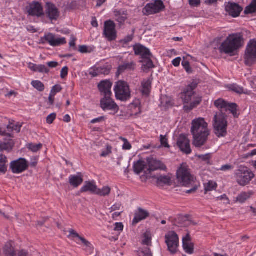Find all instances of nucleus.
<instances>
[{
  "label": "nucleus",
  "mask_w": 256,
  "mask_h": 256,
  "mask_svg": "<svg viewBox=\"0 0 256 256\" xmlns=\"http://www.w3.org/2000/svg\"><path fill=\"white\" fill-rule=\"evenodd\" d=\"M192 125V144L196 148H200L206 144L210 134L208 124L204 118H199L194 120Z\"/></svg>",
  "instance_id": "nucleus-1"
},
{
  "label": "nucleus",
  "mask_w": 256,
  "mask_h": 256,
  "mask_svg": "<svg viewBox=\"0 0 256 256\" xmlns=\"http://www.w3.org/2000/svg\"><path fill=\"white\" fill-rule=\"evenodd\" d=\"M197 87V84L193 82L190 84L181 94V98L184 104V110L188 112L196 108L202 101L200 97L198 96L194 90Z\"/></svg>",
  "instance_id": "nucleus-2"
},
{
  "label": "nucleus",
  "mask_w": 256,
  "mask_h": 256,
  "mask_svg": "<svg viewBox=\"0 0 256 256\" xmlns=\"http://www.w3.org/2000/svg\"><path fill=\"white\" fill-rule=\"evenodd\" d=\"M242 35L240 33L230 35L220 46V52L230 56L234 55V52L242 46Z\"/></svg>",
  "instance_id": "nucleus-3"
},
{
  "label": "nucleus",
  "mask_w": 256,
  "mask_h": 256,
  "mask_svg": "<svg viewBox=\"0 0 256 256\" xmlns=\"http://www.w3.org/2000/svg\"><path fill=\"white\" fill-rule=\"evenodd\" d=\"M214 132L218 137L224 136L227 133V121L226 116L222 112L216 113L213 120Z\"/></svg>",
  "instance_id": "nucleus-4"
},
{
  "label": "nucleus",
  "mask_w": 256,
  "mask_h": 256,
  "mask_svg": "<svg viewBox=\"0 0 256 256\" xmlns=\"http://www.w3.org/2000/svg\"><path fill=\"white\" fill-rule=\"evenodd\" d=\"M116 99L121 101H127L131 98V92L128 84L122 80L117 82L114 87Z\"/></svg>",
  "instance_id": "nucleus-5"
},
{
  "label": "nucleus",
  "mask_w": 256,
  "mask_h": 256,
  "mask_svg": "<svg viewBox=\"0 0 256 256\" xmlns=\"http://www.w3.org/2000/svg\"><path fill=\"white\" fill-rule=\"evenodd\" d=\"M176 177L180 184L185 186H187L194 181V177L190 174L188 166L184 164L178 170Z\"/></svg>",
  "instance_id": "nucleus-6"
},
{
  "label": "nucleus",
  "mask_w": 256,
  "mask_h": 256,
  "mask_svg": "<svg viewBox=\"0 0 256 256\" xmlns=\"http://www.w3.org/2000/svg\"><path fill=\"white\" fill-rule=\"evenodd\" d=\"M236 175L237 182L242 186L248 184L254 176L250 170L245 167H240L237 170Z\"/></svg>",
  "instance_id": "nucleus-7"
},
{
  "label": "nucleus",
  "mask_w": 256,
  "mask_h": 256,
  "mask_svg": "<svg viewBox=\"0 0 256 256\" xmlns=\"http://www.w3.org/2000/svg\"><path fill=\"white\" fill-rule=\"evenodd\" d=\"M146 162L148 164V169L145 172L146 178L154 177L152 174L154 171L166 170V166L162 162L153 158H148Z\"/></svg>",
  "instance_id": "nucleus-8"
},
{
  "label": "nucleus",
  "mask_w": 256,
  "mask_h": 256,
  "mask_svg": "<svg viewBox=\"0 0 256 256\" xmlns=\"http://www.w3.org/2000/svg\"><path fill=\"white\" fill-rule=\"evenodd\" d=\"M246 65L251 66L256 63V40H250L248 44L244 56Z\"/></svg>",
  "instance_id": "nucleus-9"
},
{
  "label": "nucleus",
  "mask_w": 256,
  "mask_h": 256,
  "mask_svg": "<svg viewBox=\"0 0 256 256\" xmlns=\"http://www.w3.org/2000/svg\"><path fill=\"white\" fill-rule=\"evenodd\" d=\"M165 239L168 250L172 254H175L177 252V248L179 243V238L178 234L174 231L169 232L165 235Z\"/></svg>",
  "instance_id": "nucleus-10"
},
{
  "label": "nucleus",
  "mask_w": 256,
  "mask_h": 256,
  "mask_svg": "<svg viewBox=\"0 0 256 256\" xmlns=\"http://www.w3.org/2000/svg\"><path fill=\"white\" fill-rule=\"evenodd\" d=\"M111 190L114 192L118 190L116 186H112V188L108 186H104L102 189L100 190L98 189L94 181H86L84 183V186L81 189V192H110Z\"/></svg>",
  "instance_id": "nucleus-11"
},
{
  "label": "nucleus",
  "mask_w": 256,
  "mask_h": 256,
  "mask_svg": "<svg viewBox=\"0 0 256 256\" xmlns=\"http://www.w3.org/2000/svg\"><path fill=\"white\" fill-rule=\"evenodd\" d=\"M164 8L163 2L161 0H156L154 2L148 4L143 10L145 15H150L158 13Z\"/></svg>",
  "instance_id": "nucleus-12"
},
{
  "label": "nucleus",
  "mask_w": 256,
  "mask_h": 256,
  "mask_svg": "<svg viewBox=\"0 0 256 256\" xmlns=\"http://www.w3.org/2000/svg\"><path fill=\"white\" fill-rule=\"evenodd\" d=\"M103 34L109 41L116 39V24L112 20H108L104 22Z\"/></svg>",
  "instance_id": "nucleus-13"
},
{
  "label": "nucleus",
  "mask_w": 256,
  "mask_h": 256,
  "mask_svg": "<svg viewBox=\"0 0 256 256\" xmlns=\"http://www.w3.org/2000/svg\"><path fill=\"white\" fill-rule=\"evenodd\" d=\"M100 104L104 111L113 110L117 112L118 110V106L112 98V96H104L100 100Z\"/></svg>",
  "instance_id": "nucleus-14"
},
{
  "label": "nucleus",
  "mask_w": 256,
  "mask_h": 256,
  "mask_svg": "<svg viewBox=\"0 0 256 256\" xmlns=\"http://www.w3.org/2000/svg\"><path fill=\"white\" fill-rule=\"evenodd\" d=\"M26 10L30 16L40 17L44 15L42 6L38 2H32L30 3L26 7Z\"/></svg>",
  "instance_id": "nucleus-15"
},
{
  "label": "nucleus",
  "mask_w": 256,
  "mask_h": 256,
  "mask_svg": "<svg viewBox=\"0 0 256 256\" xmlns=\"http://www.w3.org/2000/svg\"><path fill=\"white\" fill-rule=\"evenodd\" d=\"M45 14L51 21L56 20L60 16V12L56 6L51 2H47L45 7Z\"/></svg>",
  "instance_id": "nucleus-16"
},
{
  "label": "nucleus",
  "mask_w": 256,
  "mask_h": 256,
  "mask_svg": "<svg viewBox=\"0 0 256 256\" xmlns=\"http://www.w3.org/2000/svg\"><path fill=\"white\" fill-rule=\"evenodd\" d=\"M22 125L19 123L10 122V124L5 127H0V135L2 136H6L10 138H12L13 136L12 132L15 130L17 132H19L20 130Z\"/></svg>",
  "instance_id": "nucleus-17"
},
{
  "label": "nucleus",
  "mask_w": 256,
  "mask_h": 256,
  "mask_svg": "<svg viewBox=\"0 0 256 256\" xmlns=\"http://www.w3.org/2000/svg\"><path fill=\"white\" fill-rule=\"evenodd\" d=\"M28 168V164L26 160L20 158L19 160L12 162L10 164V168L12 172L20 174Z\"/></svg>",
  "instance_id": "nucleus-18"
},
{
  "label": "nucleus",
  "mask_w": 256,
  "mask_h": 256,
  "mask_svg": "<svg viewBox=\"0 0 256 256\" xmlns=\"http://www.w3.org/2000/svg\"><path fill=\"white\" fill-rule=\"evenodd\" d=\"M177 144L180 150L186 154H190L192 152L190 146V140L184 134H181L178 138Z\"/></svg>",
  "instance_id": "nucleus-19"
},
{
  "label": "nucleus",
  "mask_w": 256,
  "mask_h": 256,
  "mask_svg": "<svg viewBox=\"0 0 256 256\" xmlns=\"http://www.w3.org/2000/svg\"><path fill=\"white\" fill-rule=\"evenodd\" d=\"M148 169V164L146 162L142 160H139L135 162L134 164V170L136 174H143L140 178L142 180H146L148 178H146V171Z\"/></svg>",
  "instance_id": "nucleus-20"
},
{
  "label": "nucleus",
  "mask_w": 256,
  "mask_h": 256,
  "mask_svg": "<svg viewBox=\"0 0 256 256\" xmlns=\"http://www.w3.org/2000/svg\"><path fill=\"white\" fill-rule=\"evenodd\" d=\"M226 10L228 14L234 18L239 16L242 8L236 3L228 2L226 5Z\"/></svg>",
  "instance_id": "nucleus-21"
},
{
  "label": "nucleus",
  "mask_w": 256,
  "mask_h": 256,
  "mask_svg": "<svg viewBox=\"0 0 256 256\" xmlns=\"http://www.w3.org/2000/svg\"><path fill=\"white\" fill-rule=\"evenodd\" d=\"M112 84L108 80H102L98 85L101 95L103 96H112L111 88Z\"/></svg>",
  "instance_id": "nucleus-22"
},
{
  "label": "nucleus",
  "mask_w": 256,
  "mask_h": 256,
  "mask_svg": "<svg viewBox=\"0 0 256 256\" xmlns=\"http://www.w3.org/2000/svg\"><path fill=\"white\" fill-rule=\"evenodd\" d=\"M44 40L45 42H48L50 46H57L66 44V40L64 38H56L52 34H48L46 35Z\"/></svg>",
  "instance_id": "nucleus-23"
},
{
  "label": "nucleus",
  "mask_w": 256,
  "mask_h": 256,
  "mask_svg": "<svg viewBox=\"0 0 256 256\" xmlns=\"http://www.w3.org/2000/svg\"><path fill=\"white\" fill-rule=\"evenodd\" d=\"M134 50L135 54L140 56L142 58H150L152 56L150 50L140 44L134 46Z\"/></svg>",
  "instance_id": "nucleus-24"
},
{
  "label": "nucleus",
  "mask_w": 256,
  "mask_h": 256,
  "mask_svg": "<svg viewBox=\"0 0 256 256\" xmlns=\"http://www.w3.org/2000/svg\"><path fill=\"white\" fill-rule=\"evenodd\" d=\"M114 19L118 22L120 27L124 24L125 21L128 18L127 12L124 10H115L114 12Z\"/></svg>",
  "instance_id": "nucleus-25"
},
{
  "label": "nucleus",
  "mask_w": 256,
  "mask_h": 256,
  "mask_svg": "<svg viewBox=\"0 0 256 256\" xmlns=\"http://www.w3.org/2000/svg\"><path fill=\"white\" fill-rule=\"evenodd\" d=\"M150 216L149 212L141 208H138L134 214V218L132 220V224H136L146 219Z\"/></svg>",
  "instance_id": "nucleus-26"
},
{
  "label": "nucleus",
  "mask_w": 256,
  "mask_h": 256,
  "mask_svg": "<svg viewBox=\"0 0 256 256\" xmlns=\"http://www.w3.org/2000/svg\"><path fill=\"white\" fill-rule=\"evenodd\" d=\"M2 254L4 256H16L13 242L9 241L5 244L2 248Z\"/></svg>",
  "instance_id": "nucleus-27"
},
{
  "label": "nucleus",
  "mask_w": 256,
  "mask_h": 256,
  "mask_svg": "<svg viewBox=\"0 0 256 256\" xmlns=\"http://www.w3.org/2000/svg\"><path fill=\"white\" fill-rule=\"evenodd\" d=\"M136 67V64L134 62H124L119 66L116 74L119 75L124 72L125 70H133Z\"/></svg>",
  "instance_id": "nucleus-28"
},
{
  "label": "nucleus",
  "mask_w": 256,
  "mask_h": 256,
  "mask_svg": "<svg viewBox=\"0 0 256 256\" xmlns=\"http://www.w3.org/2000/svg\"><path fill=\"white\" fill-rule=\"evenodd\" d=\"M157 183L159 185L172 186V181L170 176H159L156 178Z\"/></svg>",
  "instance_id": "nucleus-29"
},
{
  "label": "nucleus",
  "mask_w": 256,
  "mask_h": 256,
  "mask_svg": "<svg viewBox=\"0 0 256 256\" xmlns=\"http://www.w3.org/2000/svg\"><path fill=\"white\" fill-rule=\"evenodd\" d=\"M152 81L150 79L144 80L142 82V90L141 92L143 95L148 96L150 92L151 88Z\"/></svg>",
  "instance_id": "nucleus-30"
},
{
  "label": "nucleus",
  "mask_w": 256,
  "mask_h": 256,
  "mask_svg": "<svg viewBox=\"0 0 256 256\" xmlns=\"http://www.w3.org/2000/svg\"><path fill=\"white\" fill-rule=\"evenodd\" d=\"M83 181L80 175H71L69 177V182L71 186L74 187L79 186Z\"/></svg>",
  "instance_id": "nucleus-31"
},
{
  "label": "nucleus",
  "mask_w": 256,
  "mask_h": 256,
  "mask_svg": "<svg viewBox=\"0 0 256 256\" xmlns=\"http://www.w3.org/2000/svg\"><path fill=\"white\" fill-rule=\"evenodd\" d=\"M226 88L229 90L238 94L244 93V88L236 84H228L226 86Z\"/></svg>",
  "instance_id": "nucleus-32"
},
{
  "label": "nucleus",
  "mask_w": 256,
  "mask_h": 256,
  "mask_svg": "<svg viewBox=\"0 0 256 256\" xmlns=\"http://www.w3.org/2000/svg\"><path fill=\"white\" fill-rule=\"evenodd\" d=\"M7 162L6 157L2 154H0V172L2 173L6 172L7 170L6 166Z\"/></svg>",
  "instance_id": "nucleus-33"
},
{
  "label": "nucleus",
  "mask_w": 256,
  "mask_h": 256,
  "mask_svg": "<svg viewBox=\"0 0 256 256\" xmlns=\"http://www.w3.org/2000/svg\"><path fill=\"white\" fill-rule=\"evenodd\" d=\"M142 59L143 60H140V62L143 64L142 67L144 70H148L154 67L150 57V58H144Z\"/></svg>",
  "instance_id": "nucleus-34"
},
{
  "label": "nucleus",
  "mask_w": 256,
  "mask_h": 256,
  "mask_svg": "<svg viewBox=\"0 0 256 256\" xmlns=\"http://www.w3.org/2000/svg\"><path fill=\"white\" fill-rule=\"evenodd\" d=\"M236 108H237V105L236 104L228 103L225 110H230L232 112V114H233L234 117L238 118V115L237 113Z\"/></svg>",
  "instance_id": "nucleus-35"
},
{
  "label": "nucleus",
  "mask_w": 256,
  "mask_h": 256,
  "mask_svg": "<svg viewBox=\"0 0 256 256\" xmlns=\"http://www.w3.org/2000/svg\"><path fill=\"white\" fill-rule=\"evenodd\" d=\"M151 234L150 232H146L143 236V240H142V244L146 246H150L152 244Z\"/></svg>",
  "instance_id": "nucleus-36"
},
{
  "label": "nucleus",
  "mask_w": 256,
  "mask_h": 256,
  "mask_svg": "<svg viewBox=\"0 0 256 256\" xmlns=\"http://www.w3.org/2000/svg\"><path fill=\"white\" fill-rule=\"evenodd\" d=\"M228 103V102H227L224 100L222 98H219L214 101V105L218 109L226 110Z\"/></svg>",
  "instance_id": "nucleus-37"
},
{
  "label": "nucleus",
  "mask_w": 256,
  "mask_h": 256,
  "mask_svg": "<svg viewBox=\"0 0 256 256\" xmlns=\"http://www.w3.org/2000/svg\"><path fill=\"white\" fill-rule=\"evenodd\" d=\"M250 193H240L236 198V202L240 203L244 202L250 197Z\"/></svg>",
  "instance_id": "nucleus-38"
},
{
  "label": "nucleus",
  "mask_w": 256,
  "mask_h": 256,
  "mask_svg": "<svg viewBox=\"0 0 256 256\" xmlns=\"http://www.w3.org/2000/svg\"><path fill=\"white\" fill-rule=\"evenodd\" d=\"M256 12V0H253L251 4L248 6L245 10L244 13L246 14H252Z\"/></svg>",
  "instance_id": "nucleus-39"
},
{
  "label": "nucleus",
  "mask_w": 256,
  "mask_h": 256,
  "mask_svg": "<svg viewBox=\"0 0 256 256\" xmlns=\"http://www.w3.org/2000/svg\"><path fill=\"white\" fill-rule=\"evenodd\" d=\"M216 187V183L212 180H210L204 184V188L206 192L214 190Z\"/></svg>",
  "instance_id": "nucleus-40"
},
{
  "label": "nucleus",
  "mask_w": 256,
  "mask_h": 256,
  "mask_svg": "<svg viewBox=\"0 0 256 256\" xmlns=\"http://www.w3.org/2000/svg\"><path fill=\"white\" fill-rule=\"evenodd\" d=\"M183 247L186 253L188 254H192L194 253V246L192 243L183 244Z\"/></svg>",
  "instance_id": "nucleus-41"
},
{
  "label": "nucleus",
  "mask_w": 256,
  "mask_h": 256,
  "mask_svg": "<svg viewBox=\"0 0 256 256\" xmlns=\"http://www.w3.org/2000/svg\"><path fill=\"white\" fill-rule=\"evenodd\" d=\"M32 85L37 90L40 92H42L44 89V84L39 80H33L32 82Z\"/></svg>",
  "instance_id": "nucleus-42"
},
{
  "label": "nucleus",
  "mask_w": 256,
  "mask_h": 256,
  "mask_svg": "<svg viewBox=\"0 0 256 256\" xmlns=\"http://www.w3.org/2000/svg\"><path fill=\"white\" fill-rule=\"evenodd\" d=\"M12 147H13V145L11 142L0 143V151L6 150V151L9 152L12 150Z\"/></svg>",
  "instance_id": "nucleus-43"
},
{
  "label": "nucleus",
  "mask_w": 256,
  "mask_h": 256,
  "mask_svg": "<svg viewBox=\"0 0 256 256\" xmlns=\"http://www.w3.org/2000/svg\"><path fill=\"white\" fill-rule=\"evenodd\" d=\"M42 148V144H29L28 145V148L33 152H37Z\"/></svg>",
  "instance_id": "nucleus-44"
},
{
  "label": "nucleus",
  "mask_w": 256,
  "mask_h": 256,
  "mask_svg": "<svg viewBox=\"0 0 256 256\" xmlns=\"http://www.w3.org/2000/svg\"><path fill=\"white\" fill-rule=\"evenodd\" d=\"M138 256H152L150 248H146L144 249H140L138 251Z\"/></svg>",
  "instance_id": "nucleus-45"
},
{
  "label": "nucleus",
  "mask_w": 256,
  "mask_h": 256,
  "mask_svg": "<svg viewBox=\"0 0 256 256\" xmlns=\"http://www.w3.org/2000/svg\"><path fill=\"white\" fill-rule=\"evenodd\" d=\"M82 243L85 246H86V252H89L90 254H92L93 250H94V248L93 247L92 244L86 239L82 240Z\"/></svg>",
  "instance_id": "nucleus-46"
},
{
  "label": "nucleus",
  "mask_w": 256,
  "mask_h": 256,
  "mask_svg": "<svg viewBox=\"0 0 256 256\" xmlns=\"http://www.w3.org/2000/svg\"><path fill=\"white\" fill-rule=\"evenodd\" d=\"M70 234L68 236L69 238H77L82 242V240H85L83 237L80 236L78 233H77L73 229H70L69 230Z\"/></svg>",
  "instance_id": "nucleus-47"
},
{
  "label": "nucleus",
  "mask_w": 256,
  "mask_h": 256,
  "mask_svg": "<svg viewBox=\"0 0 256 256\" xmlns=\"http://www.w3.org/2000/svg\"><path fill=\"white\" fill-rule=\"evenodd\" d=\"M90 74L93 77H96L102 74L101 67L94 68L91 69Z\"/></svg>",
  "instance_id": "nucleus-48"
},
{
  "label": "nucleus",
  "mask_w": 256,
  "mask_h": 256,
  "mask_svg": "<svg viewBox=\"0 0 256 256\" xmlns=\"http://www.w3.org/2000/svg\"><path fill=\"white\" fill-rule=\"evenodd\" d=\"M36 72L40 73L48 74L49 72V69L44 65L38 64L37 66Z\"/></svg>",
  "instance_id": "nucleus-49"
},
{
  "label": "nucleus",
  "mask_w": 256,
  "mask_h": 256,
  "mask_svg": "<svg viewBox=\"0 0 256 256\" xmlns=\"http://www.w3.org/2000/svg\"><path fill=\"white\" fill-rule=\"evenodd\" d=\"M124 142L122 148L123 149L126 150H129L132 148L131 144L130 143L128 142V140L124 138H120Z\"/></svg>",
  "instance_id": "nucleus-50"
},
{
  "label": "nucleus",
  "mask_w": 256,
  "mask_h": 256,
  "mask_svg": "<svg viewBox=\"0 0 256 256\" xmlns=\"http://www.w3.org/2000/svg\"><path fill=\"white\" fill-rule=\"evenodd\" d=\"M182 65L185 68L186 70L189 74L192 72V70L190 66V63L187 60H184L182 62Z\"/></svg>",
  "instance_id": "nucleus-51"
},
{
  "label": "nucleus",
  "mask_w": 256,
  "mask_h": 256,
  "mask_svg": "<svg viewBox=\"0 0 256 256\" xmlns=\"http://www.w3.org/2000/svg\"><path fill=\"white\" fill-rule=\"evenodd\" d=\"M56 118V114L52 113L48 115L46 118V122L48 124H51L53 122Z\"/></svg>",
  "instance_id": "nucleus-52"
},
{
  "label": "nucleus",
  "mask_w": 256,
  "mask_h": 256,
  "mask_svg": "<svg viewBox=\"0 0 256 256\" xmlns=\"http://www.w3.org/2000/svg\"><path fill=\"white\" fill-rule=\"evenodd\" d=\"M160 140L162 146H164L165 148H168L170 146L168 143L167 139L166 138L165 136L162 135L160 136Z\"/></svg>",
  "instance_id": "nucleus-53"
},
{
  "label": "nucleus",
  "mask_w": 256,
  "mask_h": 256,
  "mask_svg": "<svg viewBox=\"0 0 256 256\" xmlns=\"http://www.w3.org/2000/svg\"><path fill=\"white\" fill-rule=\"evenodd\" d=\"M62 90V87L60 85H56L54 86L51 90L50 94L56 95L57 92H60Z\"/></svg>",
  "instance_id": "nucleus-54"
},
{
  "label": "nucleus",
  "mask_w": 256,
  "mask_h": 256,
  "mask_svg": "<svg viewBox=\"0 0 256 256\" xmlns=\"http://www.w3.org/2000/svg\"><path fill=\"white\" fill-rule=\"evenodd\" d=\"M112 152V147L108 146L106 149L104 150L100 154V156L102 157H106L108 156Z\"/></svg>",
  "instance_id": "nucleus-55"
},
{
  "label": "nucleus",
  "mask_w": 256,
  "mask_h": 256,
  "mask_svg": "<svg viewBox=\"0 0 256 256\" xmlns=\"http://www.w3.org/2000/svg\"><path fill=\"white\" fill-rule=\"evenodd\" d=\"M68 74V68L67 66L64 67L60 72V77L62 78H64Z\"/></svg>",
  "instance_id": "nucleus-56"
},
{
  "label": "nucleus",
  "mask_w": 256,
  "mask_h": 256,
  "mask_svg": "<svg viewBox=\"0 0 256 256\" xmlns=\"http://www.w3.org/2000/svg\"><path fill=\"white\" fill-rule=\"evenodd\" d=\"M233 168V166L230 164H226L222 166L220 170L224 172L232 170Z\"/></svg>",
  "instance_id": "nucleus-57"
},
{
  "label": "nucleus",
  "mask_w": 256,
  "mask_h": 256,
  "mask_svg": "<svg viewBox=\"0 0 256 256\" xmlns=\"http://www.w3.org/2000/svg\"><path fill=\"white\" fill-rule=\"evenodd\" d=\"M189 4L192 6L197 7L200 4V0H189Z\"/></svg>",
  "instance_id": "nucleus-58"
},
{
  "label": "nucleus",
  "mask_w": 256,
  "mask_h": 256,
  "mask_svg": "<svg viewBox=\"0 0 256 256\" xmlns=\"http://www.w3.org/2000/svg\"><path fill=\"white\" fill-rule=\"evenodd\" d=\"M124 226L122 222H116L115 224L114 230L122 231L123 230Z\"/></svg>",
  "instance_id": "nucleus-59"
},
{
  "label": "nucleus",
  "mask_w": 256,
  "mask_h": 256,
  "mask_svg": "<svg viewBox=\"0 0 256 256\" xmlns=\"http://www.w3.org/2000/svg\"><path fill=\"white\" fill-rule=\"evenodd\" d=\"M198 158L204 161H207L210 159V154H202L198 156Z\"/></svg>",
  "instance_id": "nucleus-60"
},
{
  "label": "nucleus",
  "mask_w": 256,
  "mask_h": 256,
  "mask_svg": "<svg viewBox=\"0 0 256 256\" xmlns=\"http://www.w3.org/2000/svg\"><path fill=\"white\" fill-rule=\"evenodd\" d=\"M110 72V69L107 67H101L102 74L108 75Z\"/></svg>",
  "instance_id": "nucleus-61"
},
{
  "label": "nucleus",
  "mask_w": 256,
  "mask_h": 256,
  "mask_svg": "<svg viewBox=\"0 0 256 256\" xmlns=\"http://www.w3.org/2000/svg\"><path fill=\"white\" fill-rule=\"evenodd\" d=\"M216 198H217V200H226V201L225 202L226 204L229 203L228 198V197L226 196V194H224L223 195H222L220 196H218Z\"/></svg>",
  "instance_id": "nucleus-62"
},
{
  "label": "nucleus",
  "mask_w": 256,
  "mask_h": 256,
  "mask_svg": "<svg viewBox=\"0 0 256 256\" xmlns=\"http://www.w3.org/2000/svg\"><path fill=\"white\" fill-rule=\"evenodd\" d=\"M38 65L33 63L30 62L28 64V68L33 72H36Z\"/></svg>",
  "instance_id": "nucleus-63"
},
{
  "label": "nucleus",
  "mask_w": 256,
  "mask_h": 256,
  "mask_svg": "<svg viewBox=\"0 0 256 256\" xmlns=\"http://www.w3.org/2000/svg\"><path fill=\"white\" fill-rule=\"evenodd\" d=\"M190 242V237L189 234H187L183 238H182V243L186 244Z\"/></svg>",
  "instance_id": "nucleus-64"
}]
</instances>
